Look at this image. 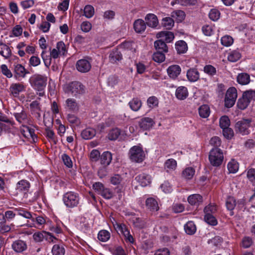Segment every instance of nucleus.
<instances>
[{"label": "nucleus", "mask_w": 255, "mask_h": 255, "mask_svg": "<svg viewBox=\"0 0 255 255\" xmlns=\"http://www.w3.org/2000/svg\"><path fill=\"white\" fill-rule=\"evenodd\" d=\"M31 86L36 90L41 92L47 84V78L41 75H34L29 79Z\"/></svg>", "instance_id": "nucleus-1"}, {"label": "nucleus", "mask_w": 255, "mask_h": 255, "mask_svg": "<svg viewBox=\"0 0 255 255\" xmlns=\"http://www.w3.org/2000/svg\"><path fill=\"white\" fill-rule=\"evenodd\" d=\"M79 196L78 193L69 191L63 196V201L67 208H73L77 207L79 203Z\"/></svg>", "instance_id": "nucleus-2"}, {"label": "nucleus", "mask_w": 255, "mask_h": 255, "mask_svg": "<svg viewBox=\"0 0 255 255\" xmlns=\"http://www.w3.org/2000/svg\"><path fill=\"white\" fill-rule=\"evenodd\" d=\"M129 159L132 162L136 163L142 162L145 157L142 148L139 146H133L129 150Z\"/></svg>", "instance_id": "nucleus-3"}, {"label": "nucleus", "mask_w": 255, "mask_h": 255, "mask_svg": "<svg viewBox=\"0 0 255 255\" xmlns=\"http://www.w3.org/2000/svg\"><path fill=\"white\" fill-rule=\"evenodd\" d=\"M224 156L222 150L218 148H214L210 152L209 159L210 163L214 166H220L223 160Z\"/></svg>", "instance_id": "nucleus-4"}, {"label": "nucleus", "mask_w": 255, "mask_h": 255, "mask_svg": "<svg viewBox=\"0 0 255 255\" xmlns=\"http://www.w3.org/2000/svg\"><path fill=\"white\" fill-rule=\"evenodd\" d=\"M65 93H71L76 96L85 92L84 86L79 82L74 81L66 86L64 89Z\"/></svg>", "instance_id": "nucleus-5"}, {"label": "nucleus", "mask_w": 255, "mask_h": 255, "mask_svg": "<svg viewBox=\"0 0 255 255\" xmlns=\"http://www.w3.org/2000/svg\"><path fill=\"white\" fill-rule=\"evenodd\" d=\"M252 120L242 119L238 121L235 125V130L237 132H239L242 135H247L249 133V127L251 126Z\"/></svg>", "instance_id": "nucleus-6"}, {"label": "nucleus", "mask_w": 255, "mask_h": 255, "mask_svg": "<svg viewBox=\"0 0 255 255\" xmlns=\"http://www.w3.org/2000/svg\"><path fill=\"white\" fill-rule=\"evenodd\" d=\"M93 188L98 194L101 195L105 199H110L113 196L112 191L109 188H106L103 184L98 182L93 185Z\"/></svg>", "instance_id": "nucleus-7"}, {"label": "nucleus", "mask_w": 255, "mask_h": 255, "mask_svg": "<svg viewBox=\"0 0 255 255\" xmlns=\"http://www.w3.org/2000/svg\"><path fill=\"white\" fill-rule=\"evenodd\" d=\"M90 60L91 59L88 58V59H82L77 61L76 65L77 70L81 73H86L89 71L91 68Z\"/></svg>", "instance_id": "nucleus-8"}, {"label": "nucleus", "mask_w": 255, "mask_h": 255, "mask_svg": "<svg viewBox=\"0 0 255 255\" xmlns=\"http://www.w3.org/2000/svg\"><path fill=\"white\" fill-rule=\"evenodd\" d=\"M14 75L16 78H24L29 72L20 64L14 63L13 64Z\"/></svg>", "instance_id": "nucleus-9"}, {"label": "nucleus", "mask_w": 255, "mask_h": 255, "mask_svg": "<svg viewBox=\"0 0 255 255\" xmlns=\"http://www.w3.org/2000/svg\"><path fill=\"white\" fill-rule=\"evenodd\" d=\"M49 123L48 124L47 122L44 121V125L46 127L45 130L46 132V136L49 139V140L56 144L57 140L56 135L54 131L50 129V126L52 125L53 119H51V121H49Z\"/></svg>", "instance_id": "nucleus-10"}, {"label": "nucleus", "mask_w": 255, "mask_h": 255, "mask_svg": "<svg viewBox=\"0 0 255 255\" xmlns=\"http://www.w3.org/2000/svg\"><path fill=\"white\" fill-rule=\"evenodd\" d=\"M118 230L121 232L125 238L126 241L133 244L134 242V239L130 235L129 230L125 224H120L117 225Z\"/></svg>", "instance_id": "nucleus-11"}, {"label": "nucleus", "mask_w": 255, "mask_h": 255, "mask_svg": "<svg viewBox=\"0 0 255 255\" xmlns=\"http://www.w3.org/2000/svg\"><path fill=\"white\" fill-rule=\"evenodd\" d=\"M65 109L73 112H77L79 110V105L77 101L73 98H68L65 101L64 105Z\"/></svg>", "instance_id": "nucleus-12"}, {"label": "nucleus", "mask_w": 255, "mask_h": 255, "mask_svg": "<svg viewBox=\"0 0 255 255\" xmlns=\"http://www.w3.org/2000/svg\"><path fill=\"white\" fill-rule=\"evenodd\" d=\"M24 89V86L21 83H13L9 87V92L13 96L17 97Z\"/></svg>", "instance_id": "nucleus-13"}, {"label": "nucleus", "mask_w": 255, "mask_h": 255, "mask_svg": "<svg viewBox=\"0 0 255 255\" xmlns=\"http://www.w3.org/2000/svg\"><path fill=\"white\" fill-rule=\"evenodd\" d=\"M12 249L16 253H22L27 249V245L23 241L18 240L13 242Z\"/></svg>", "instance_id": "nucleus-14"}, {"label": "nucleus", "mask_w": 255, "mask_h": 255, "mask_svg": "<svg viewBox=\"0 0 255 255\" xmlns=\"http://www.w3.org/2000/svg\"><path fill=\"white\" fill-rule=\"evenodd\" d=\"M145 20L146 24L152 28L156 27L158 24L157 16L153 13L147 14L145 17Z\"/></svg>", "instance_id": "nucleus-15"}, {"label": "nucleus", "mask_w": 255, "mask_h": 255, "mask_svg": "<svg viewBox=\"0 0 255 255\" xmlns=\"http://www.w3.org/2000/svg\"><path fill=\"white\" fill-rule=\"evenodd\" d=\"M154 124L153 120L151 118L148 117L141 119L139 123V127L143 130L150 129Z\"/></svg>", "instance_id": "nucleus-16"}, {"label": "nucleus", "mask_w": 255, "mask_h": 255, "mask_svg": "<svg viewBox=\"0 0 255 255\" xmlns=\"http://www.w3.org/2000/svg\"><path fill=\"white\" fill-rule=\"evenodd\" d=\"M167 71L170 78L175 79L180 74L181 68L177 65H173L168 68Z\"/></svg>", "instance_id": "nucleus-17"}, {"label": "nucleus", "mask_w": 255, "mask_h": 255, "mask_svg": "<svg viewBox=\"0 0 255 255\" xmlns=\"http://www.w3.org/2000/svg\"><path fill=\"white\" fill-rule=\"evenodd\" d=\"M135 179L142 187L146 186L150 183V176L145 173L140 174L135 177Z\"/></svg>", "instance_id": "nucleus-18"}, {"label": "nucleus", "mask_w": 255, "mask_h": 255, "mask_svg": "<svg viewBox=\"0 0 255 255\" xmlns=\"http://www.w3.org/2000/svg\"><path fill=\"white\" fill-rule=\"evenodd\" d=\"M23 136L27 138L31 137L34 142L35 139L37 140V137L34 132V129L28 127H24L21 130Z\"/></svg>", "instance_id": "nucleus-19"}, {"label": "nucleus", "mask_w": 255, "mask_h": 255, "mask_svg": "<svg viewBox=\"0 0 255 255\" xmlns=\"http://www.w3.org/2000/svg\"><path fill=\"white\" fill-rule=\"evenodd\" d=\"M133 28L136 32L142 33L146 29V23L143 20L138 19L134 21Z\"/></svg>", "instance_id": "nucleus-20"}, {"label": "nucleus", "mask_w": 255, "mask_h": 255, "mask_svg": "<svg viewBox=\"0 0 255 255\" xmlns=\"http://www.w3.org/2000/svg\"><path fill=\"white\" fill-rule=\"evenodd\" d=\"M202 201V197L198 194L191 195L188 198V202L191 205L198 206Z\"/></svg>", "instance_id": "nucleus-21"}, {"label": "nucleus", "mask_w": 255, "mask_h": 255, "mask_svg": "<svg viewBox=\"0 0 255 255\" xmlns=\"http://www.w3.org/2000/svg\"><path fill=\"white\" fill-rule=\"evenodd\" d=\"M154 45L156 51L163 53L168 52V47L165 42L161 39L156 40L154 43Z\"/></svg>", "instance_id": "nucleus-22"}, {"label": "nucleus", "mask_w": 255, "mask_h": 255, "mask_svg": "<svg viewBox=\"0 0 255 255\" xmlns=\"http://www.w3.org/2000/svg\"><path fill=\"white\" fill-rule=\"evenodd\" d=\"M158 38H162L167 43L171 42L174 38V35L172 32L170 31H161L157 34Z\"/></svg>", "instance_id": "nucleus-23"}, {"label": "nucleus", "mask_w": 255, "mask_h": 255, "mask_svg": "<svg viewBox=\"0 0 255 255\" xmlns=\"http://www.w3.org/2000/svg\"><path fill=\"white\" fill-rule=\"evenodd\" d=\"M146 207L150 211H157L159 209L158 205L156 200L152 198H148L145 202Z\"/></svg>", "instance_id": "nucleus-24"}, {"label": "nucleus", "mask_w": 255, "mask_h": 255, "mask_svg": "<svg viewBox=\"0 0 255 255\" xmlns=\"http://www.w3.org/2000/svg\"><path fill=\"white\" fill-rule=\"evenodd\" d=\"M81 135L84 139H90L96 135V130L92 128H87L81 132Z\"/></svg>", "instance_id": "nucleus-25"}, {"label": "nucleus", "mask_w": 255, "mask_h": 255, "mask_svg": "<svg viewBox=\"0 0 255 255\" xmlns=\"http://www.w3.org/2000/svg\"><path fill=\"white\" fill-rule=\"evenodd\" d=\"M176 96L179 100H184L188 96L187 89L183 86L179 87L176 90Z\"/></svg>", "instance_id": "nucleus-26"}, {"label": "nucleus", "mask_w": 255, "mask_h": 255, "mask_svg": "<svg viewBox=\"0 0 255 255\" xmlns=\"http://www.w3.org/2000/svg\"><path fill=\"white\" fill-rule=\"evenodd\" d=\"M0 54L5 59H8L11 55V50L7 45L0 43Z\"/></svg>", "instance_id": "nucleus-27"}, {"label": "nucleus", "mask_w": 255, "mask_h": 255, "mask_svg": "<svg viewBox=\"0 0 255 255\" xmlns=\"http://www.w3.org/2000/svg\"><path fill=\"white\" fill-rule=\"evenodd\" d=\"M187 77L191 82H195L199 78V73L196 69H190L187 72Z\"/></svg>", "instance_id": "nucleus-28"}, {"label": "nucleus", "mask_w": 255, "mask_h": 255, "mask_svg": "<svg viewBox=\"0 0 255 255\" xmlns=\"http://www.w3.org/2000/svg\"><path fill=\"white\" fill-rule=\"evenodd\" d=\"M109 59L112 63H115L122 59V54L118 49L113 50L109 55Z\"/></svg>", "instance_id": "nucleus-29"}, {"label": "nucleus", "mask_w": 255, "mask_h": 255, "mask_svg": "<svg viewBox=\"0 0 255 255\" xmlns=\"http://www.w3.org/2000/svg\"><path fill=\"white\" fill-rule=\"evenodd\" d=\"M112 160V155L109 151H105L103 153L101 156V163L105 166L110 164Z\"/></svg>", "instance_id": "nucleus-30"}, {"label": "nucleus", "mask_w": 255, "mask_h": 255, "mask_svg": "<svg viewBox=\"0 0 255 255\" xmlns=\"http://www.w3.org/2000/svg\"><path fill=\"white\" fill-rule=\"evenodd\" d=\"M175 49L178 54L184 53L187 50V44L184 41H178L175 44Z\"/></svg>", "instance_id": "nucleus-31"}, {"label": "nucleus", "mask_w": 255, "mask_h": 255, "mask_svg": "<svg viewBox=\"0 0 255 255\" xmlns=\"http://www.w3.org/2000/svg\"><path fill=\"white\" fill-rule=\"evenodd\" d=\"M250 102L249 100L246 96H244V94H243L242 98L238 100L237 106L241 110H245L249 106Z\"/></svg>", "instance_id": "nucleus-32"}, {"label": "nucleus", "mask_w": 255, "mask_h": 255, "mask_svg": "<svg viewBox=\"0 0 255 255\" xmlns=\"http://www.w3.org/2000/svg\"><path fill=\"white\" fill-rule=\"evenodd\" d=\"M237 81L241 85H247L250 82V75L247 73L239 74L237 76Z\"/></svg>", "instance_id": "nucleus-33"}, {"label": "nucleus", "mask_w": 255, "mask_h": 255, "mask_svg": "<svg viewBox=\"0 0 255 255\" xmlns=\"http://www.w3.org/2000/svg\"><path fill=\"white\" fill-rule=\"evenodd\" d=\"M253 244V240L250 237L245 236L243 238L240 246L244 249L250 248Z\"/></svg>", "instance_id": "nucleus-34"}, {"label": "nucleus", "mask_w": 255, "mask_h": 255, "mask_svg": "<svg viewBox=\"0 0 255 255\" xmlns=\"http://www.w3.org/2000/svg\"><path fill=\"white\" fill-rule=\"evenodd\" d=\"M65 250L63 245H55L52 249V255H64Z\"/></svg>", "instance_id": "nucleus-35"}, {"label": "nucleus", "mask_w": 255, "mask_h": 255, "mask_svg": "<svg viewBox=\"0 0 255 255\" xmlns=\"http://www.w3.org/2000/svg\"><path fill=\"white\" fill-rule=\"evenodd\" d=\"M184 230L187 234L193 235L195 233L196 228L193 222L189 221L185 225Z\"/></svg>", "instance_id": "nucleus-36"}, {"label": "nucleus", "mask_w": 255, "mask_h": 255, "mask_svg": "<svg viewBox=\"0 0 255 255\" xmlns=\"http://www.w3.org/2000/svg\"><path fill=\"white\" fill-rule=\"evenodd\" d=\"M174 21L171 17H164L162 20V25L166 29H171L174 26Z\"/></svg>", "instance_id": "nucleus-37"}, {"label": "nucleus", "mask_w": 255, "mask_h": 255, "mask_svg": "<svg viewBox=\"0 0 255 255\" xmlns=\"http://www.w3.org/2000/svg\"><path fill=\"white\" fill-rule=\"evenodd\" d=\"M241 57V54L239 51L234 50L230 52L228 56V59L229 61L235 62L237 61Z\"/></svg>", "instance_id": "nucleus-38"}, {"label": "nucleus", "mask_w": 255, "mask_h": 255, "mask_svg": "<svg viewBox=\"0 0 255 255\" xmlns=\"http://www.w3.org/2000/svg\"><path fill=\"white\" fill-rule=\"evenodd\" d=\"M110 233L108 231L103 230L99 232L98 238L100 241L106 242L110 239Z\"/></svg>", "instance_id": "nucleus-39"}, {"label": "nucleus", "mask_w": 255, "mask_h": 255, "mask_svg": "<svg viewBox=\"0 0 255 255\" xmlns=\"http://www.w3.org/2000/svg\"><path fill=\"white\" fill-rule=\"evenodd\" d=\"M210 108L206 105H202L199 108V114L202 118H207L210 115Z\"/></svg>", "instance_id": "nucleus-40"}, {"label": "nucleus", "mask_w": 255, "mask_h": 255, "mask_svg": "<svg viewBox=\"0 0 255 255\" xmlns=\"http://www.w3.org/2000/svg\"><path fill=\"white\" fill-rule=\"evenodd\" d=\"M15 210L17 212L18 215L22 216L26 219H31L33 222H34V218L32 217L31 213L29 211L25 210L22 208L15 209Z\"/></svg>", "instance_id": "nucleus-41"}, {"label": "nucleus", "mask_w": 255, "mask_h": 255, "mask_svg": "<svg viewBox=\"0 0 255 255\" xmlns=\"http://www.w3.org/2000/svg\"><path fill=\"white\" fill-rule=\"evenodd\" d=\"M121 134V130L118 128L111 130L108 134V137L111 140H116Z\"/></svg>", "instance_id": "nucleus-42"}, {"label": "nucleus", "mask_w": 255, "mask_h": 255, "mask_svg": "<svg viewBox=\"0 0 255 255\" xmlns=\"http://www.w3.org/2000/svg\"><path fill=\"white\" fill-rule=\"evenodd\" d=\"M130 108L134 111H138L141 106V101L137 98H133L129 103Z\"/></svg>", "instance_id": "nucleus-43"}, {"label": "nucleus", "mask_w": 255, "mask_h": 255, "mask_svg": "<svg viewBox=\"0 0 255 255\" xmlns=\"http://www.w3.org/2000/svg\"><path fill=\"white\" fill-rule=\"evenodd\" d=\"M195 173V170L192 167H188L184 169L182 173V176L187 179H191Z\"/></svg>", "instance_id": "nucleus-44"}, {"label": "nucleus", "mask_w": 255, "mask_h": 255, "mask_svg": "<svg viewBox=\"0 0 255 255\" xmlns=\"http://www.w3.org/2000/svg\"><path fill=\"white\" fill-rule=\"evenodd\" d=\"M171 16L176 18L177 21H182L185 17V13L183 10H179L173 11Z\"/></svg>", "instance_id": "nucleus-45"}, {"label": "nucleus", "mask_w": 255, "mask_h": 255, "mask_svg": "<svg viewBox=\"0 0 255 255\" xmlns=\"http://www.w3.org/2000/svg\"><path fill=\"white\" fill-rule=\"evenodd\" d=\"M94 8L91 5H87L84 9V15L87 18H91L94 14Z\"/></svg>", "instance_id": "nucleus-46"}, {"label": "nucleus", "mask_w": 255, "mask_h": 255, "mask_svg": "<svg viewBox=\"0 0 255 255\" xmlns=\"http://www.w3.org/2000/svg\"><path fill=\"white\" fill-rule=\"evenodd\" d=\"M14 116L16 120L20 123H24L27 120V114L23 110H22L20 113H14Z\"/></svg>", "instance_id": "nucleus-47"}, {"label": "nucleus", "mask_w": 255, "mask_h": 255, "mask_svg": "<svg viewBox=\"0 0 255 255\" xmlns=\"http://www.w3.org/2000/svg\"><path fill=\"white\" fill-rule=\"evenodd\" d=\"M165 53L156 51L152 56L153 60L158 63H161L164 61L165 57Z\"/></svg>", "instance_id": "nucleus-48"}, {"label": "nucleus", "mask_w": 255, "mask_h": 255, "mask_svg": "<svg viewBox=\"0 0 255 255\" xmlns=\"http://www.w3.org/2000/svg\"><path fill=\"white\" fill-rule=\"evenodd\" d=\"M176 161L173 159H169L165 163L164 167L167 171L170 170H174L176 167Z\"/></svg>", "instance_id": "nucleus-49"}, {"label": "nucleus", "mask_w": 255, "mask_h": 255, "mask_svg": "<svg viewBox=\"0 0 255 255\" xmlns=\"http://www.w3.org/2000/svg\"><path fill=\"white\" fill-rule=\"evenodd\" d=\"M30 187L29 183L25 180H22L17 184V189L19 191H26Z\"/></svg>", "instance_id": "nucleus-50"}, {"label": "nucleus", "mask_w": 255, "mask_h": 255, "mask_svg": "<svg viewBox=\"0 0 255 255\" xmlns=\"http://www.w3.org/2000/svg\"><path fill=\"white\" fill-rule=\"evenodd\" d=\"M226 98L236 100L237 98V91L235 87L230 88L226 94Z\"/></svg>", "instance_id": "nucleus-51"}, {"label": "nucleus", "mask_w": 255, "mask_h": 255, "mask_svg": "<svg viewBox=\"0 0 255 255\" xmlns=\"http://www.w3.org/2000/svg\"><path fill=\"white\" fill-rule=\"evenodd\" d=\"M220 127L223 129L228 128L230 125V120L226 116H222L220 119Z\"/></svg>", "instance_id": "nucleus-52"}, {"label": "nucleus", "mask_w": 255, "mask_h": 255, "mask_svg": "<svg viewBox=\"0 0 255 255\" xmlns=\"http://www.w3.org/2000/svg\"><path fill=\"white\" fill-rule=\"evenodd\" d=\"M220 16V11L215 8L211 9L209 13V17L213 21L217 20Z\"/></svg>", "instance_id": "nucleus-53"}, {"label": "nucleus", "mask_w": 255, "mask_h": 255, "mask_svg": "<svg viewBox=\"0 0 255 255\" xmlns=\"http://www.w3.org/2000/svg\"><path fill=\"white\" fill-rule=\"evenodd\" d=\"M221 43L225 46L231 45L234 42L233 38L229 35H225L221 38Z\"/></svg>", "instance_id": "nucleus-54"}, {"label": "nucleus", "mask_w": 255, "mask_h": 255, "mask_svg": "<svg viewBox=\"0 0 255 255\" xmlns=\"http://www.w3.org/2000/svg\"><path fill=\"white\" fill-rule=\"evenodd\" d=\"M226 205L228 210L231 211L233 210L236 205L235 198L233 197H228L226 200Z\"/></svg>", "instance_id": "nucleus-55"}, {"label": "nucleus", "mask_w": 255, "mask_h": 255, "mask_svg": "<svg viewBox=\"0 0 255 255\" xmlns=\"http://www.w3.org/2000/svg\"><path fill=\"white\" fill-rule=\"evenodd\" d=\"M204 220L208 224L215 226L217 224V221L212 214H205Z\"/></svg>", "instance_id": "nucleus-56"}, {"label": "nucleus", "mask_w": 255, "mask_h": 255, "mask_svg": "<svg viewBox=\"0 0 255 255\" xmlns=\"http://www.w3.org/2000/svg\"><path fill=\"white\" fill-rule=\"evenodd\" d=\"M204 71L211 76H213L216 74V68L211 65H206L204 67Z\"/></svg>", "instance_id": "nucleus-57"}, {"label": "nucleus", "mask_w": 255, "mask_h": 255, "mask_svg": "<svg viewBox=\"0 0 255 255\" xmlns=\"http://www.w3.org/2000/svg\"><path fill=\"white\" fill-rule=\"evenodd\" d=\"M123 181V178L119 174H115L110 178V182L114 185H119Z\"/></svg>", "instance_id": "nucleus-58"}, {"label": "nucleus", "mask_w": 255, "mask_h": 255, "mask_svg": "<svg viewBox=\"0 0 255 255\" xmlns=\"http://www.w3.org/2000/svg\"><path fill=\"white\" fill-rule=\"evenodd\" d=\"M31 114L36 113V112H40L41 108L40 107L39 103L37 101H33L29 105Z\"/></svg>", "instance_id": "nucleus-59"}, {"label": "nucleus", "mask_w": 255, "mask_h": 255, "mask_svg": "<svg viewBox=\"0 0 255 255\" xmlns=\"http://www.w3.org/2000/svg\"><path fill=\"white\" fill-rule=\"evenodd\" d=\"M228 168L230 173H235L238 170V164L235 160H232L228 163Z\"/></svg>", "instance_id": "nucleus-60"}, {"label": "nucleus", "mask_w": 255, "mask_h": 255, "mask_svg": "<svg viewBox=\"0 0 255 255\" xmlns=\"http://www.w3.org/2000/svg\"><path fill=\"white\" fill-rule=\"evenodd\" d=\"M45 231H43L42 232H37L35 233L33 235V239L36 242H41L44 239L45 236Z\"/></svg>", "instance_id": "nucleus-61"}, {"label": "nucleus", "mask_w": 255, "mask_h": 255, "mask_svg": "<svg viewBox=\"0 0 255 255\" xmlns=\"http://www.w3.org/2000/svg\"><path fill=\"white\" fill-rule=\"evenodd\" d=\"M62 159L64 164L68 167L71 168L73 166V163L71 158L67 154L64 153L62 155Z\"/></svg>", "instance_id": "nucleus-62"}, {"label": "nucleus", "mask_w": 255, "mask_h": 255, "mask_svg": "<svg viewBox=\"0 0 255 255\" xmlns=\"http://www.w3.org/2000/svg\"><path fill=\"white\" fill-rule=\"evenodd\" d=\"M147 103L149 107L153 108L158 105V100L156 97L152 96L147 99Z\"/></svg>", "instance_id": "nucleus-63"}, {"label": "nucleus", "mask_w": 255, "mask_h": 255, "mask_svg": "<svg viewBox=\"0 0 255 255\" xmlns=\"http://www.w3.org/2000/svg\"><path fill=\"white\" fill-rule=\"evenodd\" d=\"M223 134L224 137L228 139H231L234 136V131L229 127L223 128Z\"/></svg>", "instance_id": "nucleus-64"}]
</instances>
